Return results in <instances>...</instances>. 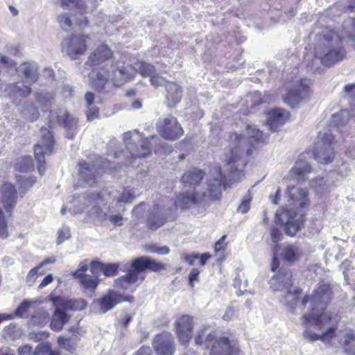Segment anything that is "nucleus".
Instances as JSON below:
<instances>
[{"label": "nucleus", "mask_w": 355, "mask_h": 355, "mask_svg": "<svg viewBox=\"0 0 355 355\" xmlns=\"http://www.w3.org/2000/svg\"><path fill=\"white\" fill-rule=\"evenodd\" d=\"M302 294V290L300 288H295L293 291H288L286 295L288 307L294 310L299 305L302 310H304L307 303L310 302V311L302 317V325L306 327L311 324L320 331L327 328L321 334L306 329L303 334L304 337L312 342L320 340L324 343H329L336 336L340 320V316L338 313H325L334 298V292L330 284H318L311 295L306 294L300 300Z\"/></svg>", "instance_id": "f257e3e1"}, {"label": "nucleus", "mask_w": 355, "mask_h": 355, "mask_svg": "<svg viewBox=\"0 0 355 355\" xmlns=\"http://www.w3.org/2000/svg\"><path fill=\"white\" fill-rule=\"evenodd\" d=\"M167 269V265L148 256H140L132 260L128 272L115 280L116 286L123 290L139 280V275L143 272H161Z\"/></svg>", "instance_id": "f03ea898"}, {"label": "nucleus", "mask_w": 355, "mask_h": 355, "mask_svg": "<svg viewBox=\"0 0 355 355\" xmlns=\"http://www.w3.org/2000/svg\"><path fill=\"white\" fill-rule=\"evenodd\" d=\"M194 341L198 346L205 344L206 348L209 350V355H240L241 353L237 339L206 334L205 328L197 331Z\"/></svg>", "instance_id": "7ed1b4c3"}, {"label": "nucleus", "mask_w": 355, "mask_h": 355, "mask_svg": "<svg viewBox=\"0 0 355 355\" xmlns=\"http://www.w3.org/2000/svg\"><path fill=\"white\" fill-rule=\"evenodd\" d=\"M325 42L315 48V56L325 67H331L346 57V51L342 45L336 44L340 39L334 31H329L323 35Z\"/></svg>", "instance_id": "20e7f679"}, {"label": "nucleus", "mask_w": 355, "mask_h": 355, "mask_svg": "<svg viewBox=\"0 0 355 355\" xmlns=\"http://www.w3.org/2000/svg\"><path fill=\"white\" fill-rule=\"evenodd\" d=\"M130 133L125 135V149H117L113 154V157L117 159L123 155L125 157L124 164L128 165L137 158H142L148 156L151 153L150 142L146 138H142L140 135L130 136Z\"/></svg>", "instance_id": "39448f33"}, {"label": "nucleus", "mask_w": 355, "mask_h": 355, "mask_svg": "<svg viewBox=\"0 0 355 355\" xmlns=\"http://www.w3.org/2000/svg\"><path fill=\"white\" fill-rule=\"evenodd\" d=\"M42 132L41 144H37L34 146V155L37 161V169L42 175L46 169L45 153L51 154L53 150L55 141L52 132L46 128L40 129Z\"/></svg>", "instance_id": "423d86ee"}, {"label": "nucleus", "mask_w": 355, "mask_h": 355, "mask_svg": "<svg viewBox=\"0 0 355 355\" xmlns=\"http://www.w3.org/2000/svg\"><path fill=\"white\" fill-rule=\"evenodd\" d=\"M89 40L88 34H72L64 39L63 48L71 59L76 60L86 53Z\"/></svg>", "instance_id": "0eeeda50"}, {"label": "nucleus", "mask_w": 355, "mask_h": 355, "mask_svg": "<svg viewBox=\"0 0 355 355\" xmlns=\"http://www.w3.org/2000/svg\"><path fill=\"white\" fill-rule=\"evenodd\" d=\"M194 326V318L188 314L178 316L174 322V330L178 340L186 347L192 338Z\"/></svg>", "instance_id": "6e6552de"}, {"label": "nucleus", "mask_w": 355, "mask_h": 355, "mask_svg": "<svg viewBox=\"0 0 355 355\" xmlns=\"http://www.w3.org/2000/svg\"><path fill=\"white\" fill-rule=\"evenodd\" d=\"M96 162L98 164L96 167L94 164H89L85 160H80L78 162V173L85 180V182H89L92 180L94 183L96 182V177L100 172V170L103 171H112L111 167L112 162L107 159H103L98 157L96 159Z\"/></svg>", "instance_id": "1a4fd4ad"}, {"label": "nucleus", "mask_w": 355, "mask_h": 355, "mask_svg": "<svg viewBox=\"0 0 355 355\" xmlns=\"http://www.w3.org/2000/svg\"><path fill=\"white\" fill-rule=\"evenodd\" d=\"M159 135L166 140L175 141L184 135V130L176 117L169 115L157 125Z\"/></svg>", "instance_id": "9d476101"}, {"label": "nucleus", "mask_w": 355, "mask_h": 355, "mask_svg": "<svg viewBox=\"0 0 355 355\" xmlns=\"http://www.w3.org/2000/svg\"><path fill=\"white\" fill-rule=\"evenodd\" d=\"M318 138L320 139L322 144L319 148L314 150V158L320 164H329L334 158V151L331 147V144L334 141V137L331 134L324 133L318 135Z\"/></svg>", "instance_id": "9b49d317"}, {"label": "nucleus", "mask_w": 355, "mask_h": 355, "mask_svg": "<svg viewBox=\"0 0 355 355\" xmlns=\"http://www.w3.org/2000/svg\"><path fill=\"white\" fill-rule=\"evenodd\" d=\"M133 301L134 297L132 295H124L111 289L98 298L96 302L101 312L105 313L119 303L123 302H132Z\"/></svg>", "instance_id": "f8f14e48"}, {"label": "nucleus", "mask_w": 355, "mask_h": 355, "mask_svg": "<svg viewBox=\"0 0 355 355\" xmlns=\"http://www.w3.org/2000/svg\"><path fill=\"white\" fill-rule=\"evenodd\" d=\"M153 348L157 355H173L175 345L173 335L164 331L157 335L153 340Z\"/></svg>", "instance_id": "ddd939ff"}, {"label": "nucleus", "mask_w": 355, "mask_h": 355, "mask_svg": "<svg viewBox=\"0 0 355 355\" xmlns=\"http://www.w3.org/2000/svg\"><path fill=\"white\" fill-rule=\"evenodd\" d=\"M113 58V51L107 44L102 42L90 53L85 64L90 67H95L100 65Z\"/></svg>", "instance_id": "4468645a"}, {"label": "nucleus", "mask_w": 355, "mask_h": 355, "mask_svg": "<svg viewBox=\"0 0 355 355\" xmlns=\"http://www.w3.org/2000/svg\"><path fill=\"white\" fill-rule=\"evenodd\" d=\"M310 88L300 80L293 88H291L284 96L285 103L293 107L298 104L302 99L309 96Z\"/></svg>", "instance_id": "2eb2a0df"}, {"label": "nucleus", "mask_w": 355, "mask_h": 355, "mask_svg": "<svg viewBox=\"0 0 355 355\" xmlns=\"http://www.w3.org/2000/svg\"><path fill=\"white\" fill-rule=\"evenodd\" d=\"M17 191L15 187L10 182H4L0 187V201L7 213L11 214L15 207Z\"/></svg>", "instance_id": "dca6fc26"}, {"label": "nucleus", "mask_w": 355, "mask_h": 355, "mask_svg": "<svg viewBox=\"0 0 355 355\" xmlns=\"http://www.w3.org/2000/svg\"><path fill=\"white\" fill-rule=\"evenodd\" d=\"M57 121L67 132L68 139H73L78 130V119L70 114L67 110H64L62 114L57 116Z\"/></svg>", "instance_id": "f3484780"}, {"label": "nucleus", "mask_w": 355, "mask_h": 355, "mask_svg": "<svg viewBox=\"0 0 355 355\" xmlns=\"http://www.w3.org/2000/svg\"><path fill=\"white\" fill-rule=\"evenodd\" d=\"M290 117V113L282 108H275L267 113V123L270 129L276 131L277 129L285 123Z\"/></svg>", "instance_id": "a211bd4d"}, {"label": "nucleus", "mask_w": 355, "mask_h": 355, "mask_svg": "<svg viewBox=\"0 0 355 355\" xmlns=\"http://www.w3.org/2000/svg\"><path fill=\"white\" fill-rule=\"evenodd\" d=\"M166 91V104L168 107H174L181 101L182 97V89L175 82H167L165 85Z\"/></svg>", "instance_id": "6ab92c4d"}, {"label": "nucleus", "mask_w": 355, "mask_h": 355, "mask_svg": "<svg viewBox=\"0 0 355 355\" xmlns=\"http://www.w3.org/2000/svg\"><path fill=\"white\" fill-rule=\"evenodd\" d=\"M205 173L198 168H192L184 173L181 177V182L184 187L195 188L204 179Z\"/></svg>", "instance_id": "aec40b11"}, {"label": "nucleus", "mask_w": 355, "mask_h": 355, "mask_svg": "<svg viewBox=\"0 0 355 355\" xmlns=\"http://www.w3.org/2000/svg\"><path fill=\"white\" fill-rule=\"evenodd\" d=\"M198 202V193L197 192H182L175 196V211L180 207L182 210L189 209L192 205Z\"/></svg>", "instance_id": "412c9836"}, {"label": "nucleus", "mask_w": 355, "mask_h": 355, "mask_svg": "<svg viewBox=\"0 0 355 355\" xmlns=\"http://www.w3.org/2000/svg\"><path fill=\"white\" fill-rule=\"evenodd\" d=\"M288 195L293 202L297 204L300 208L304 209L309 207L310 201L306 189L291 186L288 188Z\"/></svg>", "instance_id": "4be33fe9"}, {"label": "nucleus", "mask_w": 355, "mask_h": 355, "mask_svg": "<svg viewBox=\"0 0 355 355\" xmlns=\"http://www.w3.org/2000/svg\"><path fill=\"white\" fill-rule=\"evenodd\" d=\"M304 154L300 155L294 166L289 171L291 177L298 180H304L305 175L310 173L312 170L311 165L302 158Z\"/></svg>", "instance_id": "5701e85b"}, {"label": "nucleus", "mask_w": 355, "mask_h": 355, "mask_svg": "<svg viewBox=\"0 0 355 355\" xmlns=\"http://www.w3.org/2000/svg\"><path fill=\"white\" fill-rule=\"evenodd\" d=\"M69 320V316L63 310L57 309L51 320V329L55 331H60Z\"/></svg>", "instance_id": "b1692460"}, {"label": "nucleus", "mask_w": 355, "mask_h": 355, "mask_svg": "<svg viewBox=\"0 0 355 355\" xmlns=\"http://www.w3.org/2000/svg\"><path fill=\"white\" fill-rule=\"evenodd\" d=\"M73 275L79 279L80 286L85 290L93 291L99 284V280L97 277H93L89 275L81 273L79 271L74 272Z\"/></svg>", "instance_id": "393cba45"}, {"label": "nucleus", "mask_w": 355, "mask_h": 355, "mask_svg": "<svg viewBox=\"0 0 355 355\" xmlns=\"http://www.w3.org/2000/svg\"><path fill=\"white\" fill-rule=\"evenodd\" d=\"M300 255V249L295 245H286L281 254L282 259L290 263H293L299 260Z\"/></svg>", "instance_id": "a878e982"}, {"label": "nucleus", "mask_w": 355, "mask_h": 355, "mask_svg": "<svg viewBox=\"0 0 355 355\" xmlns=\"http://www.w3.org/2000/svg\"><path fill=\"white\" fill-rule=\"evenodd\" d=\"M241 155V149L239 146H235L231 148L226 153V162L227 165L230 167L231 173H235L237 171L235 164L240 160Z\"/></svg>", "instance_id": "bb28decb"}, {"label": "nucleus", "mask_w": 355, "mask_h": 355, "mask_svg": "<svg viewBox=\"0 0 355 355\" xmlns=\"http://www.w3.org/2000/svg\"><path fill=\"white\" fill-rule=\"evenodd\" d=\"M61 306L64 310L78 311L85 309L87 306V302L82 298L70 299L64 300L61 304Z\"/></svg>", "instance_id": "cd10ccee"}, {"label": "nucleus", "mask_w": 355, "mask_h": 355, "mask_svg": "<svg viewBox=\"0 0 355 355\" xmlns=\"http://www.w3.org/2000/svg\"><path fill=\"white\" fill-rule=\"evenodd\" d=\"M304 216L302 215L300 219L293 220L291 219L286 222L284 224L285 233L291 236H293L296 233L300 230L304 225Z\"/></svg>", "instance_id": "c85d7f7f"}, {"label": "nucleus", "mask_w": 355, "mask_h": 355, "mask_svg": "<svg viewBox=\"0 0 355 355\" xmlns=\"http://www.w3.org/2000/svg\"><path fill=\"white\" fill-rule=\"evenodd\" d=\"M248 140L250 145L254 146L263 141V135L261 131L255 127L248 125L246 128Z\"/></svg>", "instance_id": "c756f323"}, {"label": "nucleus", "mask_w": 355, "mask_h": 355, "mask_svg": "<svg viewBox=\"0 0 355 355\" xmlns=\"http://www.w3.org/2000/svg\"><path fill=\"white\" fill-rule=\"evenodd\" d=\"M226 239L227 235H223L215 243L214 246V251L216 254L222 253V254H220L219 257L217 259V263H223L226 259L225 252L228 245V242L225 241Z\"/></svg>", "instance_id": "7c9ffc66"}, {"label": "nucleus", "mask_w": 355, "mask_h": 355, "mask_svg": "<svg viewBox=\"0 0 355 355\" xmlns=\"http://www.w3.org/2000/svg\"><path fill=\"white\" fill-rule=\"evenodd\" d=\"M34 168L33 162L31 156L20 157L15 164V169L19 172H28Z\"/></svg>", "instance_id": "2f4dec72"}, {"label": "nucleus", "mask_w": 355, "mask_h": 355, "mask_svg": "<svg viewBox=\"0 0 355 355\" xmlns=\"http://www.w3.org/2000/svg\"><path fill=\"white\" fill-rule=\"evenodd\" d=\"M343 347L348 355H355V333L350 332L344 336Z\"/></svg>", "instance_id": "473e14b6"}, {"label": "nucleus", "mask_w": 355, "mask_h": 355, "mask_svg": "<svg viewBox=\"0 0 355 355\" xmlns=\"http://www.w3.org/2000/svg\"><path fill=\"white\" fill-rule=\"evenodd\" d=\"M292 277L293 275L291 271L279 270L273 277V279H275L278 283L284 286L289 287L293 284Z\"/></svg>", "instance_id": "72a5a7b5"}, {"label": "nucleus", "mask_w": 355, "mask_h": 355, "mask_svg": "<svg viewBox=\"0 0 355 355\" xmlns=\"http://www.w3.org/2000/svg\"><path fill=\"white\" fill-rule=\"evenodd\" d=\"M61 4L63 8L73 5L81 15L87 13V6L84 0H61Z\"/></svg>", "instance_id": "f704fd0d"}, {"label": "nucleus", "mask_w": 355, "mask_h": 355, "mask_svg": "<svg viewBox=\"0 0 355 355\" xmlns=\"http://www.w3.org/2000/svg\"><path fill=\"white\" fill-rule=\"evenodd\" d=\"M57 342L60 347L63 348L70 353L73 354L76 351V343L71 338L60 336L58 337Z\"/></svg>", "instance_id": "c9c22d12"}, {"label": "nucleus", "mask_w": 355, "mask_h": 355, "mask_svg": "<svg viewBox=\"0 0 355 355\" xmlns=\"http://www.w3.org/2000/svg\"><path fill=\"white\" fill-rule=\"evenodd\" d=\"M35 355H61L57 350H53L49 343H42L35 349Z\"/></svg>", "instance_id": "e433bc0d"}, {"label": "nucleus", "mask_w": 355, "mask_h": 355, "mask_svg": "<svg viewBox=\"0 0 355 355\" xmlns=\"http://www.w3.org/2000/svg\"><path fill=\"white\" fill-rule=\"evenodd\" d=\"M166 221L164 217L159 216L156 214H150L147 219V226L151 230H156L162 226Z\"/></svg>", "instance_id": "4c0bfd02"}, {"label": "nucleus", "mask_w": 355, "mask_h": 355, "mask_svg": "<svg viewBox=\"0 0 355 355\" xmlns=\"http://www.w3.org/2000/svg\"><path fill=\"white\" fill-rule=\"evenodd\" d=\"M138 71L142 77H150L156 71L155 67L152 64L141 61L138 63Z\"/></svg>", "instance_id": "58836bf2"}, {"label": "nucleus", "mask_w": 355, "mask_h": 355, "mask_svg": "<svg viewBox=\"0 0 355 355\" xmlns=\"http://www.w3.org/2000/svg\"><path fill=\"white\" fill-rule=\"evenodd\" d=\"M108 82V73L105 76L98 73L96 78L92 80V87L98 92L103 90Z\"/></svg>", "instance_id": "ea45409f"}, {"label": "nucleus", "mask_w": 355, "mask_h": 355, "mask_svg": "<svg viewBox=\"0 0 355 355\" xmlns=\"http://www.w3.org/2000/svg\"><path fill=\"white\" fill-rule=\"evenodd\" d=\"M55 261V257H49L45 258L36 267L32 268L28 273L27 278H33L37 275V271L40 268L49 263H53Z\"/></svg>", "instance_id": "a19ab883"}, {"label": "nucleus", "mask_w": 355, "mask_h": 355, "mask_svg": "<svg viewBox=\"0 0 355 355\" xmlns=\"http://www.w3.org/2000/svg\"><path fill=\"white\" fill-rule=\"evenodd\" d=\"M102 272L106 277H114L119 272V265L118 263H103Z\"/></svg>", "instance_id": "79ce46f5"}, {"label": "nucleus", "mask_w": 355, "mask_h": 355, "mask_svg": "<svg viewBox=\"0 0 355 355\" xmlns=\"http://www.w3.org/2000/svg\"><path fill=\"white\" fill-rule=\"evenodd\" d=\"M221 182L220 180L217 181L216 184H209V194L211 199L213 200H219L221 196Z\"/></svg>", "instance_id": "37998d69"}, {"label": "nucleus", "mask_w": 355, "mask_h": 355, "mask_svg": "<svg viewBox=\"0 0 355 355\" xmlns=\"http://www.w3.org/2000/svg\"><path fill=\"white\" fill-rule=\"evenodd\" d=\"M8 236V223L3 211L0 207V239H6Z\"/></svg>", "instance_id": "c03bdc74"}, {"label": "nucleus", "mask_w": 355, "mask_h": 355, "mask_svg": "<svg viewBox=\"0 0 355 355\" xmlns=\"http://www.w3.org/2000/svg\"><path fill=\"white\" fill-rule=\"evenodd\" d=\"M30 306L31 303L29 302L26 300L23 301L15 310V315L21 318L24 317Z\"/></svg>", "instance_id": "a18cd8bd"}, {"label": "nucleus", "mask_w": 355, "mask_h": 355, "mask_svg": "<svg viewBox=\"0 0 355 355\" xmlns=\"http://www.w3.org/2000/svg\"><path fill=\"white\" fill-rule=\"evenodd\" d=\"M87 107L86 116L87 121H91L99 117V109L98 107L94 105Z\"/></svg>", "instance_id": "49530a36"}, {"label": "nucleus", "mask_w": 355, "mask_h": 355, "mask_svg": "<svg viewBox=\"0 0 355 355\" xmlns=\"http://www.w3.org/2000/svg\"><path fill=\"white\" fill-rule=\"evenodd\" d=\"M251 197L248 196L242 200L241 204L237 207V211L241 214L247 213L250 208Z\"/></svg>", "instance_id": "de8ad7c7"}, {"label": "nucleus", "mask_w": 355, "mask_h": 355, "mask_svg": "<svg viewBox=\"0 0 355 355\" xmlns=\"http://www.w3.org/2000/svg\"><path fill=\"white\" fill-rule=\"evenodd\" d=\"M57 20L61 26H65L69 28H71L73 25L72 20L70 16L67 13L58 15L57 17Z\"/></svg>", "instance_id": "09e8293b"}, {"label": "nucleus", "mask_w": 355, "mask_h": 355, "mask_svg": "<svg viewBox=\"0 0 355 355\" xmlns=\"http://www.w3.org/2000/svg\"><path fill=\"white\" fill-rule=\"evenodd\" d=\"M199 275L200 270L198 268H193L191 269L188 277L189 284L191 288L194 286V282H198L199 280Z\"/></svg>", "instance_id": "8fccbe9b"}, {"label": "nucleus", "mask_w": 355, "mask_h": 355, "mask_svg": "<svg viewBox=\"0 0 355 355\" xmlns=\"http://www.w3.org/2000/svg\"><path fill=\"white\" fill-rule=\"evenodd\" d=\"M148 251L159 254H167L170 250L167 246L157 247L155 245H150L148 248Z\"/></svg>", "instance_id": "3c124183"}, {"label": "nucleus", "mask_w": 355, "mask_h": 355, "mask_svg": "<svg viewBox=\"0 0 355 355\" xmlns=\"http://www.w3.org/2000/svg\"><path fill=\"white\" fill-rule=\"evenodd\" d=\"M12 87L15 88V94L19 96L26 97L31 93V88L28 86H24L23 88H19L17 87V84H13Z\"/></svg>", "instance_id": "603ef678"}, {"label": "nucleus", "mask_w": 355, "mask_h": 355, "mask_svg": "<svg viewBox=\"0 0 355 355\" xmlns=\"http://www.w3.org/2000/svg\"><path fill=\"white\" fill-rule=\"evenodd\" d=\"M149 78L150 84L155 87L162 85L164 81V78L157 73L156 71L154 72Z\"/></svg>", "instance_id": "864d4df0"}, {"label": "nucleus", "mask_w": 355, "mask_h": 355, "mask_svg": "<svg viewBox=\"0 0 355 355\" xmlns=\"http://www.w3.org/2000/svg\"><path fill=\"white\" fill-rule=\"evenodd\" d=\"M70 237V232L68 229H62L58 231V236L57 238V244H61L66 239Z\"/></svg>", "instance_id": "5fc2aeb1"}, {"label": "nucleus", "mask_w": 355, "mask_h": 355, "mask_svg": "<svg viewBox=\"0 0 355 355\" xmlns=\"http://www.w3.org/2000/svg\"><path fill=\"white\" fill-rule=\"evenodd\" d=\"M270 236L272 242L277 243L282 239V234L279 229L273 227L270 230Z\"/></svg>", "instance_id": "6e6d98bb"}, {"label": "nucleus", "mask_w": 355, "mask_h": 355, "mask_svg": "<svg viewBox=\"0 0 355 355\" xmlns=\"http://www.w3.org/2000/svg\"><path fill=\"white\" fill-rule=\"evenodd\" d=\"M135 198V196L130 191H124L118 198V202H130Z\"/></svg>", "instance_id": "4d7b16f0"}, {"label": "nucleus", "mask_w": 355, "mask_h": 355, "mask_svg": "<svg viewBox=\"0 0 355 355\" xmlns=\"http://www.w3.org/2000/svg\"><path fill=\"white\" fill-rule=\"evenodd\" d=\"M103 263L98 261H92L90 263V270L92 274H96L103 271Z\"/></svg>", "instance_id": "13d9d810"}, {"label": "nucleus", "mask_w": 355, "mask_h": 355, "mask_svg": "<svg viewBox=\"0 0 355 355\" xmlns=\"http://www.w3.org/2000/svg\"><path fill=\"white\" fill-rule=\"evenodd\" d=\"M132 320V315L125 313L123 318L118 320V323L122 328H126Z\"/></svg>", "instance_id": "bf43d9fd"}, {"label": "nucleus", "mask_w": 355, "mask_h": 355, "mask_svg": "<svg viewBox=\"0 0 355 355\" xmlns=\"http://www.w3.org/2000/svg\"><path fill=\"white\" fill-rule=\"evenodd\" d=\"M76 24L80 29L83 30L89 26V21L87 17L83 16L76 21Z\"/></svg>", "instance_id": "052dcab7"}, {"label": "nucleus", "mask_w": 355, "mask_h": 355, "mask_svg": "<svg viewBox=\"0 0 355 355\" xmlns=\"http://www.w3.org/2000/svg\"><path fill=\"white\" fill-rule=\"evenodd\" d=\"M23 73L26 78L31 80H36L35 71L30 67L25 65L23 69Z\"/></svg>", "instance_id": "680f3d73"}, {"label": "nucleus", "mask_w": 355, "mask_h": 355, "mask_svg": "<svg viewBox=\"0 0 355 355\" xmlns=\"http://www.w3.org/2000/svg\"><path fill=\"white\" fill-rule=\"evenodd\" d=\"M110 221L114 225L120 226L123 224V217L120 214L111 215L109 217Z\"/></svg>", "instance_id": "e2e57ef3"}, {"label": "nucleus", "mask_w": 355, "mask_h": 355, "mask_svg": "<svg viewBox=\"0 0 355 355\" xmlns=\"http://www.w3.org/2000/svg\"><path fill=\"white\" fill-rule=\"evenodd\" d=\"M211 255L209 252H205L201 254H198V259H199V264L202 266L206 265L207 261L211 259Z\"/></svg>", "instance_id": "0e129e2a"}, {"label": "nucleus", "mask_w": 355, "mask_h": 355, "mask_svg": "<svg viewBox=\"0 0 355 355\" xmlns=\"http://www.w3.org/2000/svg\"><path fill=\"white\" fill-rule=\"evenodd\" d=\"M85 98L87 103V107H91L92 105H94L95 96L92 92H86Z\"/></svg>", "instance_id": "69168bd1"}, {"label": "nucleus", "mask_w": 355, "mask_h": 355, "mask_svg": "<svg viewBox=\"0 0 355 355\" xmlns=\"http://www.w3.org/2000/svg\"><path fill=\"white\" fill-rule=\"evenodd\" d=\"M18 352L19 355H31L32 347L29 345H24L19 348Z\"/></svg>", "instance_id": "338daca9"}, {"label": "nucleus", "mask_w": 355, "mask_h": 355, "mask_svg": "<svg viewBox=\"0 0 355 355\" xmlns=\"http://www.w3.org/2000/svg\"><path fill=\"white\" fill-rule=\"evenodd\" d=\"M136 355H151V349L149 347L142 346L138 349Z\"/></svg>", "instance_id": "774afa93"}]
</instances>
